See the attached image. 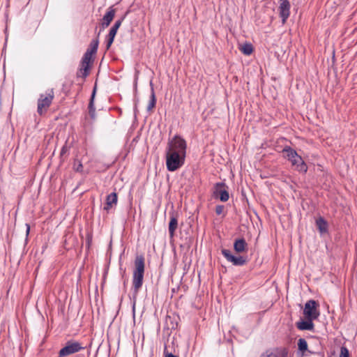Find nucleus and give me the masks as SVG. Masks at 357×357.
I'll list each match as a JSON object with an SVG mask.
<instances>
[{
  "mask_svg": "<svg viewBox=\"0 0 357 357\" xmlns=\"http://www.w3.org/2000/svg\"><path fill=\"white\" fill-rule=\"evenodd\" d=\"M135 268L132 275L133 297L135 298L142 288L145 271V259L143 255H137L134 261Z\"/></svg>",
  "mask_w": 357,
  "mask_h": 357,
  "instance_id": "obj_1",
  "label": "nucleus"
},
{
  "mask_svg": "<svg viewBox=\"0 0 357 357\" xmlns=\"http://www.w3.org/2000/svg\"><path fill=\"white\" fill-rule=\"evenodd\" d=\"M282 153L286 154L284 157L291 162V165L295 167L296 170L303 174L307 172V166L306 163L294 149L289 146H286L282 149Z\"/></svg>",
  "mask_w": 357,
  "mask_h": 357,
  "instance_id": "obj_2",
  "label": "nucleus"
},
{
  "mask_svg": "<svg viewBox=\"0 0 357 357\" xmlns=\"http://www.w3.org/2000/svg\"><path fill=\"white\" fill-rule=\"evenodd\" d=\"M185 153L166 151V166L169 172H174L181 167L185 162Z\"/></svg>",
  "mask_w": 357,
  "mask_h": 357,
  "instance_id": "obj_3",
  "label": "nucleus"
},
{
  "mask_svg": "<svg viewBox=\"0 0 357 357\" xmlns=\"http://www.w3.org/2000/svg\"><path fill=\"white\" fill-rule=\"evenodd\" d=\"M54 98V89H47L45 94L42 93L38 100L37 112L41 116L45 114L51 105Z\"/></svg>",
  "mask_w": 357,
  "mask_h": 357,
  "instance_id": "obj_4",
  "label": "nucleus"
},
{
  "mask_svg": "<svg viewBox=\"0 0 357 357\" xmlns=\"http://www.w3.org/2000/svg\"><path fill=\"white\" fill-rule=\"evenodd\" d=\"M187 144L184 139L178 135H175L169 141L166 149L167 152H174L186 154Z\"/></svg>",
  "mask_w": 357,
  "mask_h": 357,
  "instance_id": "obj_5",
  "label": "nucleus"
},
{
  "mask_svg": "<svg viewBox=\"0 0 357 357\" xmlns=\"http://www.w3.org/2000/svg\"><path fill=\"white\" fill-rule=\"evenodd\" d=\"M92 56L93 54H91L89 52H86L84 53L81 61L80 68L77 72V77H82L85 79L89 75L90 69L93 62Z\"/></svg>",
  "mask_w": 357,
  "mask_h": 357,
  "instance_id": "obj_6",
  "label": "nucleus"
},
{
  "mask_svg": "<svg viewBox=\"0 0 357 357\" xmlns=\"http://www.w3.org/2000/svg\"><path fill=\"white\" fill-rule=\"evenodd\" d=\"M319 306L318 303L314 300L307 301L303 310L305 317L317 319L320 315Z\"/></svg>",
  "mask_w": 357,
  "mask_h": 357,
  "instance_id": "obj_7",
  "label": "nucleus"
},
{
  "mask_svg": "<svg viewBox=\"0 0 357 357\" xmlns=\"http://www.w3.org/2000/svg\"><path fill=\"white\" fill-rule=\"evenodd\" d=\"M84 349V347H82L79 342L68 341L66 346L59 351V356L66 357L77 353Z\"/></svg>",
  "mask_w": 357,
  "mask_h": 357,
  "instance_id": "obj_8",
  "label": "nucleus"
},
{
  "mask_svg": "<svg viewBox=\"0 0 357 357\" xmlns=\"http://www.w3.org/2000/svg\"><path fill=\"white\" fill-rule=\"evenodd\" d=\"M228 187L223 182L217 183L214 185L213 196L219 198L221 202H227L229 198V194L227 190Z\"/></svg>",
  "mask_w": 357,
  "mask_h": 357,
  "instance_id": "obj_9",
  "label": "nucleus"
},
{
  "mask_svg": "<svg viewBox=\"0 0 357 357\" xmlns=\"http://www.w3.org/2000/svg\"><path fill=\"white\" fill-rule=\"evenodd\" d=\"M222 254L229 262H231L234 266H243L246 264V259L242 256H234L231 254L230 250L227 249L222 250Z\"/></svg>",
  "mask_w": 357,
  "mask_h": 357,
  "instance_id": "obj_10",
  "label": "nucleus"
},
{
  "mask_svg": "<svg viewBox=\"0 0 357 357\" xmlns=\"http://www.w3.org/2000/svg\"><path fill=\"white\" fill-rule=\"evenodd\" d=\"M278 10L280 17L282 19V23L284 24L290 15V3L289 0H280Z\"/></svg>",
  "mask_w": 357,
  "mask_h": 357,
  "instance_id": "obj_11",
  "label": "nucleus"
},
{
  "mask_svg": "<svg viewBox=\"0 0 357 357\" xmlns=\"http://www.w3.org/2000/svg\"><path fill=\"white\" fill-rule=\"evenodd\" d=\"M123 20V17H122L120 20H118L115 22L114 24L112 26V28L109 30V34L107 36V45H106V49L109 50L111 47L112 43L114 42V39L115 38V36L117 33V31L120 26L121 25V23Z\"/></svg>",
  "mask_w": 357,
  "mask_h": 357,
  "instance_id": "obj_12",
  "label": "nucleus"
},
{
  "mask_svg": "<svg viewBox=\"0 0 357 357\" xmlns=\"http://www.w3.org/2000/svg\"><path fill=\"white\" fill-rule=\"evenodd\" d=\"M306 320H301L296 322V327L301 331H312L314 329V324L312 319L305 318Z\"/></svg>",
  "mask_w": 357,
  "mask_h": 357,
  "instance_id": "obj_13",
  "label": "nucleus"
},
{
  "mask_svg": "<svg viewBox=\"0 0 357 357\" xmlns=\"http://www.w3.org/2000/svg\"><path fill=\"white\" fill-rule=\"evenodd\" d=\"M118 197L116 192H114L108 195L106 197V203L104 206V210L108 212L113 206L116 205Z\"/></svg>",
  "mask_w": 357,
  "mask_h": 357,
  "instance_id": "obj_14",
  "label": "nucleus"
},
{
  "mask_svg": "<svg viewBox=\"0 0 357 357\" xmlns=\"http://www.w3.org/2000/svg\"><path fill=\"white\" fill-rule=\"evenodd\" d=\"M96 93V86H95L93 89V92H92V94H91V98L89 100V106H88L89 114L93 120H94L96 116V108L94 106V98H95Z\"/></svg>",
  "mask_w": 357,
  "mask_h": 357,
  "instance_id": "obj_15",
  "label": "nucleus"
},
{
  "mask_svg": "<svg viewBox=\"0 0 357 357\" xmlns=\"http://www.w3.org/2000/svg\"><path fill=\"white\" fill-rule=\"evenodd\" d=\"M247 247L248 243L243 238L236 239L234 243V249L238 253L245 252L247 250Z\"/></svg>",
  "mask_w": 357,
  "mask_h": 357,
  "instance_id": "obj_16",
  "label": "nucleus"
},
{
  "mask_svg": "<svg viewBox=\"0 0 357 357\" xmlns=\"http://www.w3.org/2000/svg\"><path fill=\"white\" fill-rule=\"evenodd\" d=\"M115 15V10L109 8V10L105 13L102 18V27L105 29L107 27L111 22L113 20Z\"/></svg>",
  "mask_w": 357,
  "mask_h": 357,
  "instance_id": "obj_17",
  "label": "nucleus"
},
{
  "mask_svg": "<svg viewBox=\"0 0 357 357\" xmlns=\"http://www.w3.org/2000/svg\"><path fill=\"white\" fill-rule=\"evenodd\" d=\"M316 226L321 234H326L328 231V224L323 217H319L316 220Z\"/></svg>",
  "mask_w": 357,
  "mask_h": 357,
  "instance_id": "obj_18",
  "label": "nucleus"
},
{
  "mask_svg": "<svg viewBox=\"0 0 357 357\" xmlns=\"http://www.w3.org/2000/svg\"><path fill=\"white\" fill-rule=\"evenodd\" d=\"M151 86V96L149 104L147 105V111L151 112L155 107L156 104V97L154 91L153 84L152 81L150 82Z\"/></svg>",
  "mask_w": 357,
  "mask_h": 357,
  "instance_id": "obj_19",
  "label": "nucleus"
},
{
  "mask_svg": "<svg viewBox=\"0 0 357 357\" xmlns=\"http://www.w3.org/2000/svg\"><path fill=\"white\" fill-rule=\"evenodd\" d=\"M177 226H178L177 218L175 217L174 215H172L170 218V221L169 223V228H168L169 236L171 238L174 237V236L175 234V231L177 229Z\"/></svg>",
  "mask_w": 357,
  "mask_h": 357,
  "instance_id": "obj_20",
  "label": "nucleus"
},
{
  "mask_svg": "<svg viewBox=\"0 0 357 357\" xmlns=\"http://www.w3.org/2000/svg\"><path fill=\"white\" fill-rule=\"evenodd\" d=\"M98 44H99L98 38H97L96 39H93L91 42L89 47H88V49L86 50V52H89V53H91V54H93V55L96 54L97 52V50H98Z\"/></svg>",
  "mask_w": 357,
  "mask_h": 357,
  "instance_id": "obj_21",
  "label": "nucleus"
},
{
  "mask_svg": "<svg viewBox=\"0 0 357 357\" xmlns=\"http://www.w3.org/2000/svg\"><path fill=\"white\" fill-rule=\"evenodd\" d=\"M240 50L245 55L248 56L252 53L253 47L250 43H245Z\"/></svg>",
  "mask_w": 357,
  "mask_h": 357,
  "instance_id": "obj_22",
  "label": "nucleus"
},
{
  "mask_svg": "<svg viewBox=\"0 0 357 357\" xmlns=\"http://www.w3.org/2000/svg\"><path fill=\"white\" fill-rule=\"evenodd\" d=\"M298 349L303 354L307 350V341L303 338H300L298 341Z\"/></svg>",
  "mask_w": 357,
  "mask_h": 357,
  "instance_id": "obj_23",
  "label": "nucleus"
},
{
  "mask_svg": "<svg viewBox=\"0 0 357 357\" xmlns=\"http://www.w3.org/2000/svg\"><path fill=\"white\" fill-rule=\"evenodd\" d=\"M340 357H349V350L345 347H342L340 348Z\"/></svg>",
  "mask_w": 357,
  "mask_h": 357,
  "instance_id": "obj_24",
  "label": "nucleus"
},
{
  "mask_svg": "<svg viewBox=\"0 0 357 357\" xmlns=\"http://www.w3.org/2000/svg\"><path fill=\"white\" fill-rule=\"evenodd\" d=\"M225 209V206L223 205H218L215 207V213L217 215H221Z\"/></svg>",
  "mask_w": 357,
  "mask_h": 357,
  "instance_id": "obj_25",
  "label": "nucleus"
},
{
  "mask_svg": "<svg viewBox=\"0 0 357 357\" xmlns=\"http://www.w3.org/2000/svg\"><path fill=\"white\" fill-rule=\"evenodd\" d=\"M82 168H83V166H82V164L81 163V162H78L77 165L76 164L74 165V169L76 172H82Z\"/></svg>",
  "mask_w": 357,
  "mask_h": 357,
  "instance_id": "obj_26",
  "label": "nucleus"
},
{
  "mask_svg": "<svg viewBox=\"0 0 357 357\" xmlns=\"http://www.w3.org/2000/svg\"><path fill=\"white\" fill-rule=\"evenodd\" d=\"M69 151V147L66 144H64L61 150V156H63Z\"/></svg>",
  "mask_w": 357,
  "mask_h": 357,
  "instance_id": "obj_27",
  "label": "nucleus"
},
{
  "mask_svg": "<svg viewBox=\"0 0 357 357\" xmlns=\"http://www.w3.org/2000/svg\"><path fill=\"white\" fill-rule=\"evenodd\" d=\"M164 355H165V357H178L177 356H175V355L172 354V353L167 352L166 351V349H165Z\"/></svg>",
  "mask_w": 357,
  "mask_h": 357,
  "instance_id": "obj_28",
  "label": "nucleus"
},
{
  "mask_svg": "<svg viewBox=\"0 0 357 357\" xmlns=\"http://www.w3.org/2000/svg\"><path fill=\"white\" fill-rule=\"evenodd\" d=\"M91 242H92V236L91 235H88L87 238H86V243H87L88 247L90 246Z\"/></svg>",
  "mask_w": 357,
  "mask_h": 357,
  "instance_id": "obj_29",
  "label": "nucleus"
},
{
  "mask_svg": "<svg viewBox=\"0 0 357 357\" xmlns=\"http://www.w3.org/2000/svg\"><path fill=\"white\" fill-rule=\"evenodd\" d=\"M26 234L28 235L29 233V231H30V226L29 224H26Z\"/></svg>",
  "mask_w": 357,
  "mask_h": 357,
  "instance_id": "obj_30",
  "label": "nucleus"
},
{
  "mask_svg": "<svg viewBox=\"0 0 357 357\" xmlns=\"http://www.w3.org/2000/svg\"><path fill=\"white\" fill-rule=\"evenodd\" d=\"M168 329H173L176 326H166Z\"/></svg>",
  "mask_w": 357,
  "mask_h": 357,
  "instance_id": "obj_31",
  "label": "nucleus"
}]
</instances>
